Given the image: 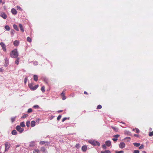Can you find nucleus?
I'll return each instance as SVG.
<instances>
[{
	"label": "nucleus",
	"instance_id": "f8f14e48",
	"mask_svg": "<svg viewBox=\"0 0 153 153\" xmlns=\"http://www.w3.org/2000/svg\"><path fill=\"white\" fill-rule=\"evenodd\" d=\"M82 149L83 152H85L87 149V146H83L82 148Z\"/></svg>",
	"mask_w": 153,
	"mask_h": 153
},
{
	"label": "nucleus",
	"instance_id": "603ef678",
	"mask_svg": "<svg viewBox=\"0 0 153 153\" xmlns=\"http://www.w3.org/2000/svg\"><path fill=\"white\" fill-rule=\"evenodd\" d=\"M66 99L65 97L64 96H62V99L63 100H65Z\"/></svg>",
	"mask_w": 153,
	"mask_h": 153
},
{
	"label": "nucleus",
	"instance_id": "49530a36",
	"mask_svg": "<svg viewBox=\"0 0 153 153\" xmlns=\"http://www.w3.org/2000/svg\"><path fill=\"white\" fill-rule=\"evenodd\" d=\"M135 130L136 132L137 133H139L140 132L139 129L137 128H135Z\"/></svg>",
	"mask_w": 153,
	"mask_h": 153
},
{
	"label": "nucleus",
	"instance_id": "473e14b6",
	"mask_svg": "<svg viewBox=\"0 0 153 153\" xmlns=\"http://www.w3.org/2000/svg\"><path fill=\"white\" fill-rule=\"evenodd\" d=\"M15 32V30H11L10 33H11V35H12V36H13V35H14Z\"/></svg>",
	"mask_w": 153,
	"mask_h": 153
},
{
	"label": "nucleus",
	"instance_id": "5fc2aeb1",
	"mask_svg": "<svg viewBox=\"0 0 153 153\" xmlns=\"http://www.w3.org/2000/svg\"><path fill=\"white\" fill-rule=\"evenodd\" d=\"M61 94L62 96H65V93L64 92H62V93Z\"/></svg>",
	"mask_w": 153,
	"mask_h": 153
},
{
	"label": "nucleus",
	"instance_id": "ea45409f",
	"mask_svg": "<svg viewBox=\"0 0 153 153\" xmlns=\"http://www.w3.org/2000/svg\"><path fill=\"white\" fill-rule=\"evenodd\" d=\"M40 151L42 152H44L45 151V148L44 147H42L40 149Z\"/></svg>",
	"mask_w": 153,
	"mask_h": 153
},
{
	"label": "nucleus",
	"instance_id": "aec40b11",
	"mask_svg": "<svg viewBox=\"0 0 153 153\" xmlns=\"http://www.w3.org/2000/svg\"><path fill=\"white\" fill-rule=\"evenodd\" d=\"M33 153H39V151L38 149H35L33 150Z\"/></svg>",
	"mask_w": 153,
	"mask_h": 153
},
{
	"label": "nucleus",
	"instance_id": "58836bf2",
	"mask_svg": "<svg viewBox=\"0 0 153 153\" xmlns=\"http://www.w3.org/2000/svg\"><path fill=\"white\" fill-rule=\"evenodd\" d=\"M28 116V115L27 114H25L22 117V118H26Z\"/></svg>",
	"mask_w": 153,
	"mask_h": 153
},
{
	"label": "nucleus",
	"instance_id": "4be33fe9",
	"mask_svg": "<svg viewBox=\"0 0 153 153\" xmlns=\"http://www.w3.org/2000/svg\"><path fill=\"white\" fill-rule=\"evenodd\" d=\"M12 134L13 135H16L17 134V132L16 130H14L12 131Z\"/></svg>",
	"mask_w": 153,
	"mask_h": 153
},
{
	"label": "nucleus",
	"instance_id": "680f3d73",
	"mask_svg": "<svg viewBox=\"0 0 153 153\" xmlns=\"http://www.w3.org/2000/svg\"><path fill=\"white\" fill-rule=\"evenodd\" d=\"M20 146V145H16V147H19Z\"/></svg>",
	"mask_w": 153,
	"mask_h": 153
},
{
	"label": "nucleus",
	"instance_id": "a878e982",
	"mask_svg": "<svg viewBox=\"0 0 153 153\" xmlns=\"http://www.w3.org/2000/svg\"><path fill=\"white\" fill-rule=\"evenodd\" d=\"M5 28L7 31H9L10 30V28L8 25H6L5 26Z\"/></svg>",
	"mask_w": 153,
	"mask_h": 153
},
{
	"label": "nucleus",
	"instance_id": "7c9ffc66",
	"mask_svg": "<svg viewBox=\"0 0 153 153\" xmlns=\"http://www.w3.org/2000/svg\"><path fill=\"white\" fill-rule=\"evenodd\" d=\"M16 8L17 10H19L21 11L22 10V9L19 6L16 7Z\"/></svg>",
	"mask_w": 153,
	"mask_h": 153
},
{
	"label": "nucleus",
	"instance_id": "1a4fd4ad",
	"mask_svg": "<svg viewBox=\"0 0 153 153\" xmlns=\"http://www.w3.org/2000/svg\"><path fill=\"white\" fill-rule=\"evenodd\" d=\"M105 144L107 146L109 147L111 145V142L110 140H107L105 141Z\"/></svg>",
	"mask_w": 153,
	"mask_h": 153
},
{
	"label": "nucleus",
	"instance_id": "2f4dec72",
	"mask_svg": "<svg viewBox=\"0 0 153 153\" xmlns=\"http://www.w3.org/2000/svg\"><path fill=\"white\" fill-rule=\"evenodd\" d=\"M39 85H36L34 87H33V90H36L38 87Z\"/></svg>",
	"mask_w": 153,
	"mask_h": 153
},
{
	"label": "nucleus",
	"instance_id": "de8ad7c7",
	"mask_svg": "<svg viewBox=\"0 0 153 153\" xmlns=\"http://www.w3.org/2000/svg\"><path fill=\"white\" fill-rule=\"evenodd\" d=\"M15 117H13L11 118V121L12 122H13L15 121Z\"/></svg>",
	"mask_w": 153,
	"mask_h": 153
},
{
	"label": "nucleus",
	"instance_id": "72a5a7b5",
	"mask_svg": "<svg viewBox=\"0 0 153 153\" xmlns=\"http://www.w3.org/2000/svg\"><path fill=\"white\" fill-rule=\"evenodd\" d=\"M42 91L44 92L45 91V87L44 86H42L41 88Z\"/></svg>",
	"mask_w": 153,
	"mask_h": 153
},
{
	"label": "nucleus",
	"instance_id": "09e8293b",
	"mask_svg": "<svg viewBox=\"0 0 153 153\" xmlns=\"http://www.w3.org/2000/svg\"><path fill=\"white\" fill-rule=\"evenodd\" d=\"M153 135V131L149 133V136H152Z\"/></svg>",
	"mask_w": 153,
	"mask_h": 153
},
{
	"label": "nucleus",
	"instance_id": "864d4df0",
	"mask_svg": "<svg viewBox=\"0 0 153 153\" xmlns=\"http://www.w3.org/2000/svg\"><path fill=\"white\" fill-rule=\"evenodd\" d=\"M27 78H26L25 79V80H24V82H25V83H26L27 82Z\"/></svg>",
	"mask_w": 153,
	"mask_h": 153
},
{
	"label": "nucleus",
	"instance_id": "c85d7f7f",
	"mask_svg": "<svg viewBox=\"0 0 153 153\" xmlns=\"http://www.w3.org/2000/svg\"><path fill=\"white\" fill-rule=\"evenodd\" d=\"M19 58H17V59L15 61V63L17 65H18L19 64Z\"/></svg>",
	"mask_w": 153,
	"mask_h": 153
},
{
	"label": "nucleus",
	"instance_id": "79ce46f5",
	"mask_svg": "<svg viewBox=\"0 0 153 153\" xmlns=\"http://www.w3.org/2000/svg\"><path fill=\"white\" fill-rule=\"evenodd\" d=\"M115 152L116 153H124V152L123 151H116Z\"/></svg>",
	"mask_w": 153,
	"mask_h": 153
},
{
	"label": "nucleus",
	"instance_id": "20e7f679",
	"mask_svg": "<svg viewBox=\"0 0 153 153\" xmlns=\"http://www.w3.org/2000/svg\"><path fill=\"white\" fill-rule=\"evenodd\" d=\"M16 129L20 133H22L24 131V129L22 128L19 126H16Z\"/></svg>",
	"mask_w": 153,
	"mask_h": 153
},
{
	"label": "nucleus",
	"instance_id": "e2e57ef3",
	"mask_svg": "<svg viewBox=\"0 0 153 153\" xmlns=\"http://www.w3.org/2000/svg\"><path fill=\"white\" fill-rule=\"evenodd\" d=\"M3 50L4 51H5L6 50V48H3Z\"/></svg>",
	"mask_w": 153,
	"mask_h": 153
},
{
	"label": "nucleus",
	"instance_id": "b1692460",
	"mask_svg": "<svg viewBox=\"0 0 153 153\" xmlns=\"http://www.w3.org/2000/svg\"><path fill=\"white\" fill-rule=\"evenodd\" d=\"M28 86L31 89L33 90V85L32 84H31V83L29 84L28 85Z\"/></svg>",
	"mask_w": 153,
	"mask_h": 153
},
{
	"label": "nucleus",
	"instance_id": "f03ea898",
	"mask_svg": "<svg viewBox=\"0 0 153 153\" xmlns=\"http://www.w3.org/2000/svg\"><path fill=\"white\" fill-rule=\"evenodd\" d=\"M88 142L89 143H91L94 146L97 145L98 146H99L100 145V143L96 140H89Z\"/></svg>",
	"mask_w": 153,
	"mask_h": 153
},
{
	"label": "nucleus",
	"instance_id": "39448f33",
	"mask_svg": "<svg viewBox=\"0 0 153 153\" xmlns=\"http://www.w3.org/2000/svg\"><path fill=\"white\" fill-rule=\"evenodd\" d=\"M0 16H1L4 19H6L7 17L6 14L4 12L0 13Z\"/></svg>",
	"mask_w": 153,
	"mask_h": 153
},
{
	"label": "nucleus",
	"instance_id": "9b49d317",
	"mask_svg": "<svg viewBox=\"0 0 153 153\" xmlns=\"http://www.w3.org/2000/svg\"><path fill=\"white\" fill-rule=\"evenodd\" d=\"M35 142L34 141H32L30 142L29 144V146L30 147H33L35 146Z\"/></svg>",
	"mask_w": 153,
	"mask_h": 153
},
{
	"label": "nucleus",
	"instance_id": "0eeeda50",
	"mask_svg": "<svg viewBox=\"0 0 153 153\" xmlns=\"http://www.w3.org/2000/svg\"><path fill=\"white\" fill-rule=\"evenodd\" d=\"M126 144L123 142H121L119 144V147L121 149H123L125 147Z\"/></svg>",
	"mask_w": 153,
	"mask_h": 153
},
{
	"label": "nucleus",
	"instance_id": "423d86ee",
	"mask_svg": "<svg viewBox=\"0 0 153 153\" xmlns=\"http://www.w3.org/2000/svg\"><path fill=\"white\" fill-rule=\"evenodd\" d=\"M120 137L119 134H117L113 136L114 138H112V140L114 142L116 141L117 140V138Z\"/></svg>",
	"mask_w": 153,
	"mask_h": 153
},
{
	"label": "nucleus",
	"instance_id": "dca6fc26",
	"mask_svg": "<svg viewBox=\"0 0 153 153\" xmlns=\"http://www.w3.org/2000/svg\"><path fill=\"white\" fill-rule=\"evenodd\" d=\"M19 27L20 28L22 32H24V30L23 27L22 25L21 24H19Z\"/></svg>",
	"mask_w": 153,
	"mask_h": 153
},
{
	"label": "nucleus",
	"instance_id": "f3484780",
	"mask_svg": "<svg viewBox=\"0 0 153 153\" xmlns=\"http://www.w3.org/2000/svg\"><path fill=\"white\" fill-rule=\"evenodd\" d=\"M33 79L34 81H37L38 79V76L37 75H34L33 76Z\"/></svg>",
	"mask_w": 153,
	"mask_h": 153
},
{
	"label": "nucleus",
	"instance_id": "4c0bfd02",
	"mask_svg": "<svg viewBox=\"0 0 153 153\" xmlns=\"http://www.w3.org/2000/svg\"><path fill=\"white\" fill-rule=\"evenodd\" d=\"M46 143H47L46 142H45L44 141H41L39 143L40 144L43 145Z\"/></svg>",
	"mask_w": 153,
	"mask_h": 153
},
{
	"label": "nucleus",
	"instance_id": "2eb2a0df",
	"mask_svg": "<svg viewBox=\"0 0 153 153\" xmlns=\"http://www.w3.org/2000/svg\"><path fill=\"white\" fill-rule=\"evenodd\" d=\"M125 134H127L128 135H131V133L129 131H128L126 130L125 131Z\"/></svg>",
	"mask_w": 153,
	"mask_h": 153
},
{
	"label": "nucleus",
	"instance_id": "bf43d9fd",
	"mask_svg": "<svg viewBox=\"0 0 153 153\" xmlns=\"http://www.w3.org/2000/svg\"><path fill=\"white\" fill-rule=\"evenodd\" d=\"M62 111H63V110H60L58 111H57V112L58 113H60V112H61Z\"/></svg>",
	"mask_w": 153,
	"mask_h": 153
},
{
	"label": "nucleus",
	"instance_id": "a19ab883",
	"mask_svg": "<svg viewBox=\"0 0 153 153\" xmlns=\"http://www.w3.org/2000/svg\"><path fill=\"white\" fill-rule=\"evenodd\" d=\"M144 145L143 144H142L139 147V149H143L144 148Z\"/></svg>",
	"mask_w": 153,
	"mask_h": 153
},
{
	"label": "nucleus",
	"instance_id": "3c124183",
	"mask_svg": "<svg viewBox=\"0 0 153 153\" xmlns=\"http://www.w3.org/2000/svg\"><path fill=\"white\" fill-rule=\"evenodd\" d=\"M67 119V118L66 117H64V118H63L62 119V122H64L65 120L66 119Z\"/></svg>",
	"mask_w": 153,
	"mask_h": 153
},
{
	"label": "nucleus",
	"instance_id": "c756f323",
	"mask_svg": "<svg viewBox=\"0 0 153 153\" xmlns=\"http://www.w3.org/2000/svg\"><path fill=\"white\" fill-rule=\"evenodd\" d=\"M27 40L28 42H31V39L30 37H28L27 38Z\"/></svg>",
	"mask_w": 153,
	"mask_h": 153
},
{
	"label": "nucleus",
	"instance_id": "c9c22d12",
	"mask_svg": "<svg viewBox=\"0 0 153 153\" xmlns=\"http://www.w3.org/2000/svg\"><path fill=\"white\" fill-rule=\"evenodd\" d=\"M33 108H39V107L38 105H35L33 106Z\"/></svg>",
	"mask_w": 153,
	"mask_h": 153
},
{
	"label": "nucleus",
	"instance_id": "cd10ccee",
	"mask_svg": "<svg viewBox=\"0 0 153 153\" xmlns=\"http://www.w3.org/2000/svg\"><path fill=\"white\" fill-rule=\"evenodd\" d=\"M112 128L116 131H118V128L116 127H112Z\"/></svg>",
	"mask_w": 153,
	"mask_h": 153
},
{
	"label": "nucleus",
	"instance_id": "e433bc0d",
	"mask_svg": "<svg viewBox=\"0 0 153 153\" xmlns=\"http://www.w3.org/2000/svg\"><path fill=\"white\" fill-rule=\"evenodd\" d=\"M106 146V145H105V144H104L102 145V148H103L104 149H106L107 148Z\"/></svg>",
	"mask_w": 153,
	"mask_h": 153
},
{
	"label": "nucleus",
	"instance_id": "a211bd4d",
	"mask_svg": "<svg viewBox=\"0 0 153 153\" xmlns=\"http://www.w3.org/2000/svg\"><path fill=\"white\" fill-rule=\"evenodd\" d=\"M101 153H111L110 151L108 150H107L104 151H101Z\"/></svg>",
	"mask_w": 153,
	"mask_h": 153
},
{
	"label": "nucleus",
	"instance_id": "7ed1b4c3",
	"mask_svg": "<svg viewBox=\"0 0 153 153\" xmlns=\"http://www.w3.org/2000/svg\"><path fill=\"white\" fill-rule=\"evenodd\" d=\"M5 151L6 152L9 149L10 146V144L8 142H6L5 144Z\"/></svg>",
	"mask_w": 153,
	"mask_h": 153
},
{
	"label": "nucleus",
	"instance_id": "338daca9",
	"mask_svg": "<svg viewBox=\"0 0 153 153\" xmlns=\"http://www.w3.org/2000/svg\"><path fill=\"white\" fill-rule=\"evenodd\" d=\"M72 97H73V95H72Z\"/></svg>",
	"mask_w": 153,
	"mask_h": 153
},
{
	"label": "nucleus",
	"instance_id": "a18cd8bd",
	"mask_svg": "<svg viewBox=\"0 0 153 153\" xmlns=\"http://www.w3.org/2000/svg\"><path fill=\"white\" fill-rule=\"evenodd\" d=\"M140 151L139 150H137L134 151V153H139Z\"/></svg>",
	"mask_w": 153,
	"mask_h": 153
},
{
	"label": "nucleus",
	"instance_id": "c03bdc74",
	"mask_svg": "<svg viewBox=\"0 0 153 153\" xmlns=\"http://www.w3.org/2000/svg\"><path fill=\"white\" fill-rule=\"evenodd\" d=\"M32 109L31 108H29L28 110V111H27V112L28 113H30L31 112H32Z\"/></svg>",
	"mask_w": 153,
	"mask_h": 153
},
{
	"label": "nucleus",
	"instance_id": "6e6552de",
	"mask_svg": "<svg viewBox=\"0 0 153 153\" xmlns=\"http://www.w3.org/2000/svg\"><path fill=\"white\" fill-rule=\"evenodd\" d=\"M13 44L15 46L17 47L19 45V42L18 40H15L13 42Z\"/></svg>",
	"mask_w": 153,
	"mask_h": 153
},
{
	"label": "nucleus",
	"instance_id": "5701e85b",
	"mask_svg": "<svg viewBox=\"0 0 153 153\" xmlns=\"http://www.w3.org/2000/svg\"><path fill=\"white\" fill-rule=\"evenodd\" d=\"M20 125L21 127H25V124L24 122H22L20 123Z\"/></svg>",
	"mask_w": 153,
	"mask_h": 153
},
{
	"label": "nucleus",
	"instance_id": "0e129e2a",
	"mask_svg": "<svg viewBox=\"0 0 153 153\" xmlns=\"http://www.w3.org/2000/svg\"><path fill=\"white\" fill-rule=\"evenodd\" d=\"M142 153H146V152L145 151H143Z\"/></svg>",
	"mask_w": 153,
	"mask_h": 153
},
{
	"label": "nucleus",
	"instance_id": "13d9d810",
	"mask_svg": "<svg viewBox=\"0 0 153 153\" xmlns=\"http://www.w3.org/2000/svg\"><path fill=\"white\" fill-rule=\"evenodd\" d=\"M0 3H2L3 4H4V2H2V0H0Z\"/></svg>",
	"mask_w": 153,
	"mask_h": 153
},
{
	"label": "nucleus",
	"instance_id": "9d476101",
	"mask_svg": "<svg viewBox=\"0 0 153 153\" xmlns=\"http://www.w3.org/2000/svg\"><path fill=\"white\" fill-rule=\"evenodd\" d=\"M12 13L14 15H16L17 13V12L16 10L14 8H12L11 10Z\"/></svg>",
	"mask_w": 153,
	"mask_h": 153
},
{
	"label": "nucleus",
	"instance_id": "bb28decb",
	"mask_svg": "<svg viewBox=\"0 0 153 153\" xmlns=\"http://www.w3.org/2000/svg\"><path fill=\"white\" fill-rule=\"evenodd\" d=\"M26 126L27 127H29L30 125V121L28 120L26 123Z\"/></svg>",
	"mask_w": 153,
	"mask_h": 153
},
{
	"label": "nucleus",
	"instance_id": "6e6d98bb",
	"mask_svg": "<svg viewBox=\"0 0 153 153\" xmlns=\"http://www.w3.org/2000/svg\"><path fill=\"white\" fill-rule=\"evenodd\" d=\"M134 137H139V136L137 134H134Z\"/></svg>",
	"mask_w": 153,
	"mask_h": 153
},
{
	"label": "nucleus",
	"instance_id": "8fccbe9b",
	"mask_svg": "<svg viewBox=\"0 0 153 153\" xmlns=\"http://www.w3.org/2000/svg\"><path fill=\"white\" fill-rule=\"evenodd\" d=\"M33 64L34 65H36L38 64V62L36 61H35L33 62Z\"/></svg>",
	"mask_w": 153,
	"mask_h": 153
},
{
	"label": "nucleus",
	"instance_id": "ddd939ff",
	"mask_svg": "<svg viewBox=\"0 0 153 153\" xmlns=\"http://www.w3.org/2000/svg\"><path fill=\"white\" fill-rule=\"evenodd\" d=\"M36 125V122L34 121H32L31 122V126L32 127H34Z\"/></svg>",
	"mask_w": 153,
	"mask_h": 153
},
{
	"label": "nucleus",
	"instance_id": "4d7b16f0",
	"mask_svg": "<svg viewBox=\"0 0 153 153\" xmlns=\"http://www.w3.org/2000/svg\"><path fill=\"white\" fill-rule=\"evenodd\" d=\"M131 139L130 137H126L125 138V139Z\"/></svg>",
	"mask_w": 153,
	"mask_h": 153
},
{
	"label": "nucleus",
	"instance_id": "69168bd1",
	"mask_svg": "<svg viewBox=\"0 0 153 153\" xmlns=\"http://www.w3.org/2000/svg\"><path fill=\"white\" fill-rule=\"evenodd\" d=\"M135 129H133V131H135Z\"/></svg>",
	"mask_w": 153,
	"mask_h": 153
},
{
	"label": "nucleus",
	"instance_id": "6ab92c4d",
	"mask_svg": "<svg viewBox=\"0 0 153 153\" xmlns=\"http://www.w3.org/2000/svg\"><path fill=\"white\" fill-rule=\"evenodd\" d=\"M0 45L2 48H5L6 46L4 43L3 42H1L0 43Z\"/></svg>",
	"mask_w": 153,
	"mask_h": 153
},
{
	"label": "nucleus",
	"instance_id": "774afa93",
	"mask_svg": "<svg viewBox=\"0 0 153 153\" xmlns=\"http://www.w3.org/2000/svg\"><path fill=\"white\" fill-rule=\"evenodd\" d=\"M72 97H73V95H72Z\"/></svg>",
	"mask_w": 153,
	"mask_h": 153
},
{
	"label": "nucleus",
	"instance_id": "37998d69",
	"mask_svg": "<svg viewBox=\"0 0 153 153\" xmlns=\"http://www.w3.org/2000/svg\"><path fill=\"white\" fill-rule=\"evenodd\" d=\"M61 117L62 116L61 115H59V116L57 117V120H59L61 119Z\"/></svg>",
	"mask_w": 153,
	"mask_h": 153
},
{
	"label": "nucleus",
	"instance_id": "f704fd0d",
	"mask_svg": "<svg viewBox=\"0 0 153 153\" xmlns=\"http://www.w3.org/2000/svg\"><path fill=\"white\" fill-rule=\"evenodd\" d=\"M102 108V106L100 105H99L97 106V109H100L101 108Z\"/></svg>",
	"mask_w": 153,
	"mask_h": 153
},
{
	"label": "nucleus",
	"instance_id": "4468645a",
	"mask_svg": "<svg viewBox=\"0 0 153 153\" xmlns=\"http://www.w3.org/2000/svg\"><path fill=\"white\" fill-rule=\"evenodd\" d=\"M9 64V62L8 60L7 59V58H6V59H5V62L4 65L5 66H7Z\"/></svg>",
	"mask_w": 153,
	"mask_h": 153
},
{
	"label": "nucleus",
	"instance_id": "052dcab7",
	"mask_svg": "<svg viewBox=\"0 0 153 153\" xmlns=\"http://www.w3.org/2000/svg\"><path fill=\"white\" fill-rule=\"evenodd\" d=\"M84 93L85 94H88V93H87V92H86V91H84Z\"/></svg>",
	"mask_w": 153,
	"mask_h": 153
},
{
	"label": "nucleus",
	"instance_id": "f257e3e1",
	"mask_svg": "<svg viewBox=\"0 0 153 153\" xmlns=\"http://www.w3.org/2000/svg\"><path fill=\"white\" fill-rule=\"evenodd\" d=\"M10 56L12 58H16L18 55V53L16 49L12 51L10 53Z\"/></svg>",
	"mask_w": 153,
	"mask_h": 153
},
{
	"label": "nucleus",
	"instance_id": "393cba45",
	"mask_svg": "<svg viewBox=\"0 0 153 153\" xmlns=\"http://www.w3.org/2000/svg\"><path fill=\"white\" fill-rule=\"evenodd\" d=\"M13 27L17 31H19V30L18 28V27L16 25H13Z\"/></svg>",
	"mask_w": 153,
	"mask_h": 153
},
{
	"label": "nucleus",
	"instance_id": "412c9836",
	"mask_svg": "<svg viewBox=\"0 0 153 153\" xmlns=\"http://www.w3.org/2000/svg\"><path fill=\"white\" fill-rule=\"evenodd\" d=\"M133 144H134V146L136 147H139L140 145V143H133Z\"/></svg>",
	"mask_w": 153,
	"mask_h": 153
}]
</instances>
